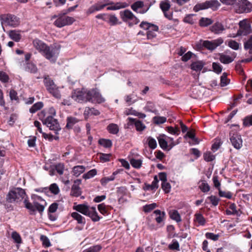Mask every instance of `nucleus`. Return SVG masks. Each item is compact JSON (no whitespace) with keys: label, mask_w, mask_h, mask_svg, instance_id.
Returning a JSON list of instances; mask_svg holds the SVG:
<instances>
[{"label":"nucleus","mask_w":252,"mask_h":252,"mask_svg":"<svg viewBox=\"0 0 252 252\" xmlns=\"http://www.w3.org/2000/svg\"><path fill=\"white\" fill-rule=\"evenodd\" d=\"M137 97L134 94L127 95L125 97V100L128 105H130L137 101Z\"/></svg>","instance_id":"f704fd0d"},{"label":"nucleus","mask_w":252,"mask_h":252,"mask_svg":"<svg viewBox=\"0 0 252 252\" xmlns=\"http://www.w3.org/2000/svg\"><path fill=\"white\" fill-rule=\"evenodd\" d=\"M43 106V104L42 102H37L34 104L30 109V112L31 113H34L38 110H40Z\"/></svg>","instance_id":"79ce46f5"},{"label":"nucleus","mask_w":252,"mask_h":252,"mask_svg":"<svg viewBox=\"0 0 252 252\" xmlns=\"http://www.w3.org/2000/svg\"><path fill=\"white\" fill-rule=\"evenodd\" d=\"M210 30L212 32L219 34L221 33L225 29L221 23L216 22L211 27Z\"/></svg>","instance_id":"a878e982"},{"label":"nucleus","mask_w":252,"mask_h":252,"mask_svg":"<svg viewBox=\"0 0 252 252\" xmlns=\"http://www.w3.org/2000/svg\"><path fill=\"white\" fill-rule=\"evenodd\" d=\"M107 129L109 133L113 134H117L119 131L118 125L113 123L109 124L107 127Z\"/></svg>","instance_id":"e433bc0d"},{"label":"nucleus","mask_w":252,"mask_h":252,"mask_svg":"<svg viewBox=\"0 0 252 252\" xmlns=\"http://www.w3.org/2000/svg\"><path fill=\"white\" fill-rule=\"evenodd\" d=\"M106 5H109L107 7L108 10H116L121 8H124L128 6V4L125 2H118L116 3L110 2L105 4Z\"/></svg>","instance_id":"412c9836"},{"label":"nucleus","mask_w":252,"mask_h":252,"mask_svg":"<svg viewBox=\"0 0 252 252\" xmlns=\"http://www.w3.org/2000/svg\"><path fill=\"white\" fill-rule=\"evenodd\" d=\"M130 162L134 168L138 169L141 167L142 160L141 159L131 158Z\"/></svg>","instance_id":"a18cd8bd"},{"label":"nucleus","mask_w":252,"mask_h":252,"mask_svg":"<svg viewBox=\"0 0 252 252\" xmlns=\"http://www.w3.org/2000/svg\"><path fill=\"white\" fill-rule=\"evenodd\" d=\"M167 131L172 134L178 135L180 133V129L178 127L168 126L167 127Z\"/></svg>","instance_id":"052dcab7"},{"label":"nucleus","mask_w":252,"mask_h":252,"mask_svg":"<svg viewBox=\"0 0 252 252\" xmlns=\"http://www.w3.org/2000/svg\"><path fill=\"white\" fill-rule=\"evenodd\" d=\"M239 29L237 34L239 35H246L251 32V26L247 19L241 20L239 23Z\"/></svg>","instance_id":"dca6fc26"},{"label":"nucleus","mask_w":252,"mask_h":252,"mask_svg":"<svg viewBox=\"0 0 252 252\" xmlns=\"http://www.w3.org/2000/svg\"><path fill=\"white\" fill-rule=\"evenodd\" d=\"M49 189L50 191L54 194H58L60 191L58 186L55 183L51 184L50 186Z\"/></svg>","instance_id":"0e129e2a"},{"label":"nucleus","mask_w":252,"mask_h":252,"mask_svg":"<svg viewBox=\"0 0 252 252\" xmlns=\"http://www.w3.org/2000/svg\"><path fill=\"white\" fill-rule=\"evenodd\" d=\"M193 221L197 223L196 226H204L206 222L205 218L200 213H196L194 214Z\"/></svg>","instance_id":"393cba45"},{"label":"nucleus","mask_w":252,"mask_h":252,"mask_svg":"<svg viewBox=\"0 0 252 252\" xmlns=\"http://www.w3.org/2000/svg\"><path fill=\"white\" fill-rule=\"evenodd\" d=\"M73 210L89 217L93 221H98L100 218L98 215L95 207H90L85 204H79L73 207Z\"/></svg>","instance_id":"7ed1b4c3"},{"label":"nucleus","mask_w":252,"mask_h":252,"mask_svg":"<svg viewBox=\"0 0 252 252\" xmlns=\"http://www.w3.org/2000/svg\"><path fill=\"white\" fill-rule=\"evenodd\" d=\"M120 15L124 22H129V26H131L133 24H136L139 22V20L129 10L121 11Z\"/></svg>","instance_id":"ddd939ff"},{"label":"nucleus","mask_w":252,"mask_h":252,"mask_svg":"<svg viewBox=\"0 0 252 252\" xmlns=\"http://www.w3.org/2000/svg\"><path fill=\"white\" fill-rule=\"evenodd\" d=\"M26 196L25 191L20 188H13L7 193L6 201L9 203H18L22 201Z\"/></svg>","instance_id":"20e7f679"},{"label":"nucleus","mask_w":252,"mask_h":252,"mask_svg":"<svg viewBox=\"0 0 252 252\" xmlns=\"http://www.w3.org/2000/svg\"><path fill=\"white\" fill-rule=\"evenodd\" d=\"M237 54L230 50H226L224 53H219V60L223 64L232 63L236 57Z\"/></svg>","instance_id":"4468645a"},{"label":"nucleus","mask_w":252,"mask_h":252,"mask_svg":"<svg viewBox=\"0 0 252 252\" xmlns=\"http://www.w3.org/2000/svg\"><path fill=\"white\" fill-rule=\"evenodd\" d=\"M204 159L207 162L212 161L215 158V156L210 152H206L203 155Z\"/></svg>","instance_id":"3c124183"},{"label":"nucleus","mask_w":252,"mask_h":252,"mask_svg":"<svg viewBox=\"0 0 252 252\" xmlns=\"http://www.w3.org/2000/svg\"><path fill=\"white\" fill-rule=\"evenodd\" d=\"M230 140L233 146L236 149H240L242 146L243 141L240 135L231 131L230 132Z\"/></svg>","instance_id":"f3484780"},{"label":"nucleus","mask_w":252,"mask_h":252,"mask_svg":"<svg viewBox=\"0 0 252 252\" xmlns=\"http://www.w3.org/2000/svg\"><path fill=\"white\" fill-rule=\"evenodd\" d=\"M99 144L105 148L111 147L112 145L111 141L109 139H100L98 141Z\"/></svg>","instance_id":"de8ad7c7"},{"label":"nucleus","mask_w":252,"mask_h":252,"mask_svg":"<svg viewBox=\"0 0 252 252\" xmlns=\"http://www.w3.org/2000/svg\"><path fill=\"white\" fill-rule=\"evenodd\" d=\"M127 120L130 123H133L134 124L136 129L137 131H142L146 128L144 124L140 121L136 120V119L130 117L128 118Z\"/></svg>","instance_id":"bb28decb"},{"label":"nucleus","mask_w":252,"mask_h":252,"mask_svg":"<svg viewBox=\"0 0 252 252\" xmlns=\"http://www.w3.org/2000/svg\"><path fill=\"white\" fill-rule=\"evenodd\" d=\"M171 7L170 2L169 0H164L160 1L159 7L164 13L165 17L169 19H171L172 15L167 13Z\"/></svg>","instance_id":"a211bd4d"},{"label":"nucleus","mask_w":252,"mask_h":252,"mask_svg":"<svg viewBox=\"0 0 252 252\" xmlns=\"http://www.w3.org/2000/svg\"><path fill=\"white\" fill-rule=\"evenodd\" d=\"M219 194L220 197H225L227 199H231L232 196V193L230 191H222L220 189H219Z\"/></svg>","instance_id":"603ef678"},{"label":"nucleus","mask_w":252,"mask_h":252,"mask_svg":"<svg viewBox=\"0 0 252 252\" xmlns=\"http://www.w3.org/2000/svg\"><path fill=\"white\" fill-rule=\"evenodd\" d=\"M223 39L221 37H219L216 39L209 40H204L203 41L202 45L205 48L210 51H213L218 46L223 43Z\"/></svg>","instance_id":"2eb2a0df"},{"label":"nucleus","mask_w":252,"mask_h":252,"mask_svg":"<svg viewBox=\"0 0 252 252\" xmlns=\"http://www.w3.org/2000/svg\"><path fill=\"white\" fill-rule=\"evenodd\" d=\"M66 121L67 124L66 127L68 128H71L74 126V125L79 122V120L76 118L69 117H67Z\"/></svg>","instance_id":"4c0bfd02"},{"label":"nucleus","mask_w":252,"mask_h":252,"mask_svg":"<svg viewBox=\"0 0 252 252\" xmlns=\"http://www.w3.org/2000/svg\"><path fill=\"white\" fill-rule=\"evenodd\" d=\"M99 114L100 112L98 110L95 109L94 108L90 107H86L84 112V115L86 119H88V118L90 116H97L99 115Z\"/></svg>","instance_id":"c85d7f7f"},{"label":"nucleus","mask_w":252,"mask_h":252,"mask_svg":"<svg viewBox=\"0 0 252 252\" xmlns=\"http://www.w3.org/2000/svg\"><path fill=\"white\" fill-rule=\"evenodd\" d=\"M85 170V166L83 165H76L72 168L71 173L73 176L77 177L84 173Z\"/></svg>","instance_id":"cd10ccee"},{"label":"nucleus","mask_w":252,"mask_h":252,"mask_svg":"<svg viewBox=\"0 0 252 252\" xmlns=\"http://www.w3.org/2000/svg\"><path fill=\"white\" fill-rule=\"evenodd\" d=\"M144 2L142 1H137L131 5V9L135 12L141 14L146 13L149 9V7H147L146 10L138 11V9L142 8L144 6Z\"/></svg>","instance_id":"b1692460"},{"label":"nucleus","mask_w":252,"mask_h":252,"mask_svg":"<svg viewBox=\"0 0 252 252\" xmlns=\"http://www.w3.org/2000/svg\"><path fill=\"white\" fill-rule=\"evenodd\" d=\"M204 63L202 61H197L194 62L191 64V69L196 71H200L202 70Z\"/></svg>","instance_id":"72a5a7b5"},{"label":"nucleus","mask_w":252,"mask_h":252,"mask_svg":"<svg viewBox=\"0 0 252 252\" xmlns=\"http://www.w3.org/2000/svg\"><path fill=\"white\" fill-rule=\"evenodd\" d=\"M158 139L160 147L164 150H169L176 144L173 138L168 137L165 134L159 135Z\"/></svg>","instance_id":"1a4fd4ad"},{"label":"nucleus","mask_w":252,"mask_h":252,"mask_svg":"<svg viewBox=\"0 0 252 252\" xmlns=\"http://www.w3.org/2000/svg\"><path fill=\"white\" fill-rule=\"evenodd\" d=\"M125 114L126 115H132L137 116L140 118H144L146 117V115L144 113H140L133 109L132 108L126 109L125 111Z\"/></svg>","instance_id":"7c9ffc66"},{"label":"nucleus","mask_w":252,"mask_h":252,"mask_svg":"<svg viewBox=\"0 0 252 252\" xmlns=\"http://www.w3.org/2000/svg\"><path fill=\"white\" fill-rule=\"evenodd\" d=\"M169 214L170 218L172 220H175L177 222L181 221V216L177 210H171Z\"/></svg>","instance_id":"c9c22d12"},{"label":"nucleus","mask_w":252,"mask_h":252,"mask_svg":"<svg viewBox=\"0 0 252 252\" xmlns=\"http://www.w3.org/2000/svg\"><path fill=\"white\" fill-rule=\"evenodd\" d=\"M55 17H57V19L55 21L54 24L58 28L71 25L75 21L73 17L65 16L64 14L58 16L55 15L53 17V18Z\"/></svg>","instance_id":"f8f14e48"},{"label":"nucleus","mask_w":252,"mask_h":252,"mask_svg":"<svg viewBox=\"0 0 252 252\" xmlns=\"http://www.w3.org/2000/svg\"><path fill=\"white\" fill-rule=\"evenodd\" d=\"M140 27L142 29L147 31L146 34L148 39H152L157 36V33L158 30L157 26L146 22H142Z\"/></svg>","instance_id":"9d476101"},{"label":"nucleus","mask_w":252,"mask_h":252,"mask_svg":"<svg viewBox=\"0 0 252 252\" xmlns=\"http://www.w3.org/2000/svg\"><path fill=\"white\" fill-rule=\"evenodd\" d=\"M234 9L238 14L250 13L252 11V3L248 0H238L234 5Z\"/></svg>","instance_id":"423d86ee"},{"label":"nucleus","mask_w":252,"mask_h":252,"mask_svg":"<svg viewBox=\"0 0 252 252\" xmlns=\"http://www.w3.org/2000/svg\"><path fill=\"white\" fill-rule=\"evenodd\" d=\"M147 143L149 147L152 149H155L157 146L156 140L152 137H149L147 139Z\"/></svg>","instance_id":"49530a36"},{"label":"nucleus","mask_w":252,"mask_h":252,"mask_svg":"<svg viewBox=\"0 0 252 252\" xmlns=\"http://www.w3.org/2000/svg\"><path fill=\"white\" fill-rule=\"evenodd\" d=\"M168 248L170 250L180 251V245L176 239H173L171 243L168 245Z\"/></svg>","instance_id":"a19ab883"},{"label":"nucleus","mask_w":252,"mask_h":252,"mask_svg":"<svg viewBox=\"0 0 252 252\" xmlns=\"http://www.w3.org/2000/svg\"><path fill=\"white\" fill-rule=\"evenodd\" d=\"M208 9L206 1L202 3H198L193 7V10L195 12H198L200 10Z\"/></svg>","instance_id":"c03bdc74"},{"label":"nucleus","mask_w":252,"mask_h":252,"mask_svg":"<svg viewBox=\"0 0 252 252\" xmlns=\"http://www.w3.org/2000/svg\"><path fill=\"white\" fill-rule=\"evenodd\" d=\"M8 35L11 39L15 42H19L22 37L20 32L16 30L10 31L8 32Z\"/></svg>","instance_id":"c756f323"},{"label":"nucleus","mask_w":252,"mask_h":252,"mask_svg":"<svg viewBox=\"0 0 252 252\" xmlns=\"http://www.w3.org/2000/svg\"><path fill=\"white\" fill-rule=\"evenodd\" d=\"M155 124L157 125L162 124L166 122V118L164 117L155 116L153 119Z\"/></svg>","instance_id":"8fccbe9b"},{"label":"nucleus","mask_w":252,"mask_h":252,"mask_svg":"<svg viewBox=\"0 0 252 252\" xmlns=\"http://www.w3.org/2000/svg\"><path fill=\"white\" fill-rule=\"evenodd\" d=\"M40 240L42 241V245L44 247H49L51 246L50 240L47 236L43 235H41Z\"/></svg>","instance_id":"6e6d98bb"},{"label":"nucleus","mask_w":252,"mask_h":252,"mask_svg":"<svg viewBox=\"0 0 252 252\" xmlns=\"http://www.w3.org/2000/svg\"><path fill=\"white\" fill-rule=\"evenodd\" d=\"M44 115L43 112H41L39 115V119L44 125H46L50 130H54L55 133L61 129L60 125L57 119H54L53 116H48L45 119L41 118Z\"/></svg>","instance_id":"0eeeda50"},{"label":"nucleus","mask_w":252,"mask_h":252,"mask_svg":"<svg viewBox=\"0 0 252 252\" xmlns=\"http://www.w3.org/2000/svg\"><path fill=\"white\" fill-rule=\"evenodd\" d=\"M33 45L34 48L42 55L48 47L42 41L38 39H35L33 41Z\"/></svg>","instance_id":"4be33fe9"},{"label":"nucleus","mask_w":252,"mask_h":252,"mask_svg":"<svg viewBox=\"0 0 252 252\" xmlns=\"http://www.w3.org/2000/svg\"><path fill=\"white\" fill-rule=\"evenodd\" d=\"M32 198L33 200V204L25 199L24 202L25 207L31 212L37 211L39 213L42 212L47 205L45 200L36 194L32 195Z\"/></svg>","instance_id":"f03ea898"},{"label":"nucleus","mask_w":252,"mask_h":252,"mask_svg":"<svg viewBox=\"0 0 252 252\" xmlns=\"http://www.w3.org/2000/svg\"><path fill=\"white\" fill-rule=\"evenodd\" d=\"M119 20L115 15L107 14V20L106 22L109 23L111 25H115L119 23Z\"/></svg>","instance_id":"ea45409f"},{"label":"nucleus","mask_w":252,"mask_h":252,"mask_svg":"<svg viewBox=\"0 0 252 252\" xmlns=\"http://www.w3.org/2000/svg\"><path fill=\"white\" fill-rule=\"evenodd\" d=\"M155 215V220L157 223L162 226L164 224L165 220V213L164 211H161L160 210H156L154 211Z\"/></svg>","instance_id":"6ab92c4d"},{"label":"nucleus","mask_w":252,"mask_h":252,"mask_svg":"<svg viewBox=\"0 0 252 252\" xmlns=\"http://www.w3.org/2000/svg\"><path fill=\"white\" fill-rule=\"evenodd\" d=\"M229 82V80L227 78V74L225 73H223L220 77V85L222 87H224L228 84Z\"/></svg>","instance_id":"13d9d810"},{"label":"nucleus","mask_w":252,"mask_h":252,"mask_svg":"<svg viewBox=\"0 0 252 252\" xmlns=\"http://www.w3.org/2000/svg\"><path fill=\"white\" fill-rule=\"evenodd\" d=\"M24 69L32 73H35L37 71V67L35 64L32 63L27 62L24 67Z\"/></svg>","instance_id":"473e14b6"},{"label":"nucleus","mask_w":252,"mask_h":252,"mask_svg":"<svg viewBox=\"0 0 252 252\" xmlns=\"http://www.w3.org/2000/svg\"><path fill=\"white\" fill-rule=\"evenodd\" d=\"M205 236L207 239L212 240L213 241H217L219 238V234H215L213 233L207 232L205 234Z\"/></svg>","instance_id":"69168bd1"},{"label":"nucleus","mask_w":252,"mask_h":252,"mask_svg":"<svg viewBox=\"0 0 252 252\" xmlns=\"http://www.w3.org/2000/svg\"><path fill=\"white\" fill-rule=\"evenodd\" d=\"M72 98L80 103L89 101L101 103L105 101L104 98L102 96L97 89L90 90L85 89H77L72 93Z\"/></svg>","instance_id":"f257e3e1"},{"label":"nucleus","mask_w":252,"mask_h":252,"mask_svg":"<svg viewBox=\"0 0 252 252\" xmlns=\"http://www.w3.org/2000/svg\"><path fill=\"white\" fill-rule=\"evenodd\" d=\"M157 207V204L153 203L150 204H147L143 206V211L145 213H149L154 210Z\"/></svg>","instance_id":"864d4df0"},{"label":"nucleus","mask_w":252,"mask_h":252,"mask_svg":"<svg viewBox=\"0 0 252 252\" xmlns=\"http://www.w3.org/2000/svg\"><path fill=\"white\" fill-rule=\"evenodd\" d=\"M207 8H211L213 11L217 10L220 6V3L217 0H206Z\"/></svg>","instance_id":"2f4dec72"},{"label":"nucleus","mask_w":252,"mask_h":252,"mask_svg":"<svg viewBox=\"0 0 252 252\" xmlns=\"http://www.w3.org/2000/svg\"><path fill=\"white\" fill-rule=\"evenodd\" d=\"M106 4L93 5L88 9L87 13L92 14L96 11H99L104 8Z\"/></svg>","instance_id":"58836bf2"},{"label":"nucleus","mask_w":252,"mask_h":252,"mask_svg":"<svg viewBox=\"0 0 252 252\" xmlns=\"http://www.w3.org/2000/svg\"><path fill=\"white\" fill-rule=\"evenodd\" d=\"M11 237L14 240L15 242L20 244L21 243V238L19 233L14 231L12 233Z\"/></svg>","instance_id":"338daca9"},{"label":"nucleus","mask_w":252,"mask_h":252,"mask_svg":"<svg viewBox=\"0 0 252 252\" xmlns=\"http://www.w3.org/2000/svg\"><path fill=\"white\" fill-rule=\"evenodd\" d=\"M70 216L73 219V220L77 221L78 224L81 225L82 226H84L86 223V219L84 217H83L77 212L71 213Z\"/></svg>","instance_id":"5701e85b"},{"label":"nucleus","mask_w":252,"mask_h":252,"mask_svg":"<svg viewBox=\"0 0 252 252\" xmlns=\"http://www.w3.org/2000/svg\"><path fill=\"white\" fill-rule=\"evenodd\" d=\"M0 21L2 27L4 25L16 27L20 24L19 18L16 16L10 14L0 15ZM3 29L4 30V28Z\"/></svg>","instance_id":"39448f33"},{"label":"nucleus","mask_w":252,"mask_h":252,"mask_svg":"<svg viewBox=\"0 0 252 252\" xmlns=\"http://www.w3.org/2000/svg\"><path fill=\"white\" fill-rule=\"evenodd\" d=\"M55 170L60 175H63L64 170V165L63 163H59L55 166Z\"/></svg>","instance_id":"bf43d9fd"},{"label":"nucleus","mask_w":252,"mask_h":252,"mask_svg":"<svg viewBox=\"0 0 252 252\" xmlns=\"http://www.w3.org/2000/svg\"><path fill=\"white\" fill-rule=\"evenodd\" d=\"M44 83L47 91L56 98H60L61 94L58 87L55 84L53 81L49 77H46L44 79Z\"/></svg>","instance_id":"9b49d317"},{"label":"nucleus","mask_w":252,"mask_h":252,"mask_svg":"<svg viewBox=\"0 0 252 252\" xmlns=\"http://www.w3.org/2000/svg\"><path fill=\"white\" fill-rule=\"evenodd\" d=\"M212 67L214 71L218 74L220 73L222 71V66L219 63H213Z\"/></svg>","instance_id":"680f3d73"},{"label":"nucleus","mask_w":252,"mask_h":252,"mask_svg":"<svg viewBox=\"0 0 252 252\" xmlns=\"http://www.w3.org/2000/svg\"><path fill=\"white\" fill-rule=\"evenodd\" d=\"M114 180V176L105 177L102 178L100 180V183L102 186H105L107 184L110 182Z\"/></svg>","instance_id":"e2e57ef3"},{"label":"nucleus","mask_w":252,"mask_h":252,"mask_svg":"<svg viewBox=\"0 0 252 252\" xmlns=\"http://www.w3.org/2000/svg\"><path fill=\"white\" fill-rule=\"evenodd\" d=\"M227 45L231 49L237 50L239 48V44L235 40H230L228 41Z\"/></svg>","instance_id":"5fc2aeb1"},{"label":"nucleus","mask_w":252,"mask_h":252,"mask_svg":"<svg viewBox=\"0 0 252 252\" xmlns=\"http://www.w3.org/2000/svg\"><path fill=\"white\" fill-rule=\"evenodd\" d=\"M97 174V170L95 169H92L87 173L83 175V178L85 179H89L94 177Z\"/></svg>","instance_id":"09e8293b"},{"label":"nucleus","mask_w":252,"mask_h":252,"mask_svg":"<svg viewBox=\"0 0 252 252\" xmlns=\"http://www.w3.org/2000/svg\"><path fill=\"white\" fill-rule=\"evenodd\" d=\"M213 23V20L208 18H201L199 20V25L201 27H207Z\"/></svg>","instance_id":"37998d69"},{"label":"nucleus","mask_w":252,"mask_h":252,"mask_svg":"<svg viewBox=\"0 0 252 252\" xmlns=\"http://www.w3.org/2000/svg\"><path fill=\"white\" fill-rule=\"evenodd\" d=\"M81 183V180L80 179H76L74 181L70 192L71 195L78 197L81 195V190L79 187Z\"/></svg>","instance_id":"aec40b11"},{"label":"nucleus","mask_w":252,"mask_h":252,"mask_svg":"<svg viewBox=\"0 0 252 252\" xmlns=\"http://www.w3.org/2000/svg\"><path fill=\"white\" fill-rule=\"evenodd\" d=\"M243 125L245 126H252V116H247L243 120Z\"/></svg>","instance_id":"774afa93"},{"label":"nucleus","mask_w":252,"mask_h":252,"mask_svg":"<svg viewBox=\"0 0 252 252\" xmlns=\"http://www.w3.org/2000/svg\"><path fill=\"white\" fill-rule=\"evenodd\" d=\"M59 53V47L55 45L48 46L42 55L50 62L54 63L57 61Z\"/></svg>","instance_id":"6e6552de"},{"label":"nucleus","mask_w":252,"mask_h":252,"mask_svg":"<svg viewBox=\"0 0 252 252\" xmlns=\"http://www.w3.org/2000/svg\"><path fill=\"white\" fill-rule=\"evenodd\" d=\"M200 190L203 192H207L210 190V188L208 183L205 181L202 182L199 186Z\"/></svg>","instance_id":"4d7b16f0"}]
</instances>
